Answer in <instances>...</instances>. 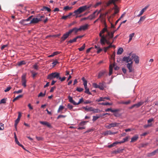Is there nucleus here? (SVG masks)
Returning a JSON list of instances; mask_svg holds the SVG:
<instances>
[{
	"mask_svg": "<svg viewBox=\"0 0 158 158\" xmlns=\"http://www.w3.org/2000/svg\"><path fill=\"white\" fill-rule=\"evenodd\" d=\"M134 60L136 64H138L139 62V57L134 53H130L128 56L124 57L122 59V61L126 63H128L130 61H132Z\"/></svg>",
	"mask_w": 158,
	"mask_h": 158,
	"instance_id": "f257e3e1",
	"label": "nucleus"
},
{
	"mask_svg": "<svg viewBox=\"0 0 158 158\" xmlns=\"http://www.w3.org/2000/svg\"><path fill=\"white\" fill-rule=\"evenodd\" d=\"M90 7L91 5H85L82 6H81L77 9L75 10L74 12V13L76 15H78L84 12L87 9L89 8Z\"/></svg>",
	"mask_w": 158,
	"mask_h": 158,
	"instance_id": "f03ea898",
	"label": "nucleus"
},
{
	"mask_svg": "<svg viewBox=\"0 0 158 158\" xmlns=\"http://www.w3.org/2000/svg\"><path fill=\"white\" fill-rule=\"evenodd\" d=\"M60 75L59 73L56 72L52 73L48 76V78L50 80H52L54 78L58 79Z\"/></svg>",
	"mask_w": 158,
	"mask_h": 158,
	"instance_id": "7ed1b4c3",
	"label": "nucleus"
},
{
	"mask_svg": "<svg viewBox=\"0 0 158 158\" xmlns=\"http://www.w3.org/2000/svg\"><path fill=\"white\" fill-rule=\"evenodd\" d=\"M44 15H42L40 17V18H33L31 21L30 24H36L38 23L39 22L42 20V18H44Z\"/></svg>",
	"mask_w": 158,
	"mask_h": 158,
	"instance_id": "20e7f679",
	"label": "nucleus"
},
{
	"mask_svg": "<svg viewBox=\"0 0 158 158\" xmlns=\"http://www.w3.org/2000/svg\"><path fill=\"white\" fill-rule=\"evenodd\" d=\"M101 10L98 11L97 10L94 12L93 14L89 15L88 17V19L90 20H92L94 19L96 16H98V15L100 13Z\"/></svg>",
	"mask_w": 158,
	"mask_h": 158,
	"instance_id": "39448f33",
	"label": "nucleus"
},
{
	"mask_svg": "<svg viewBox=\"0 0 158 158\" xmlns=\"http://www.w3.org/2000/svg\"><path fill=\"white\" fill-rule=\"evenodd\" d=\"M130 63H128L127 64V67L130 73L133 72L134 70V69L132 67V64H133V61H130Z\"/></svg>",
	"mask_w": 158,
	"mask_h": 158,
	"instance_id": "423d86ee",
	"label": "nucleus"
},
{
	"mask_svg": "<svg viewBox=\"0 0 158 158\" xmlns=\"http://www.w3.org/2000/svg\"><path fill=\"white\" fill-rule=\"evenodd\" d=\"M70 34H71L70 33H69V31L64 34L63 35V36L61 38V42H62L64 41L66 39H67L68 37Z\"/></svg>",
	"mask_w": 158,
	"mask_h": 158,
	"instance_id": "0eeeda50",
	"label": "nucleus"
},
{
	"mask_svg": "<svg viewBox=\"0 0 158 158\" xmlns=\"http://www.w3.org/2000/svg\"><path fill=\"white\" fill-rule=\"evenodd\" d=\"M119 124L116 123H111L109 125H106L105 126V127L108 129H110L112 127H117Z\"/></svg>",
	"mask_w": 158,
	"mask_h": 158,
	"instance_id": "6e6552de",
	"label": "nucleus"
},
{
	"mask_svg": "<svg viewBox=\"0 0 158 158\" xmlns=\"http://www.w3.org/2000/svg\"><path fill=\"white\" fill-rule=\"evenodd\" d=\"M26 75H23L22 77V81L21 82L22 83V85L24 87L26 86Z\"/></svg>",
	"mask_w": 158,
	"mask_h": 158,
	"instance_id": "1a4fd4ad",
	"label": "nucleus"
},
{
	"mask_svg": "<svg viewBox=\"0 0 158 158\" xmlns=\"http://www.w3.org/2000/svg\"><path fill=\"white\" fill-rule=\"evenodd\" d=\"M86 122L85 121H82L79 124V127L77 128L78 130H82L85 128V127L84 126Z\"/></svg>",
	"mask_w": 158,
	"mask_h": 158,
	"instance_id": "9d476101",
	"label": "nucleus"
},
{
	"mask_svg": "<svg viewBox=\"0 0 158 158\" xmlns=\"http://www.w3.org/2000/svg\"><path fill=\"white\" fill-rule=\"evenodd\" d=\"M101 37L100 39V43L102 45H104L105 44V41L106 40V36H105L104 35H101V36H100Z\"/></svg>",
	"mask_w": 158,
	"mask_h": 158,
	"instance_id": "9b49d317",
	"label": "nucleus"
},
{
	"mask_svg": "<svg viewBox=\"0 0 158 158\" xmlns=\"http://www.w3.org/2000/svg\"><path fill=\"white\" fill-rule=\"evenodd\" d=\"M107 26L105 24V27L100 32L99 34V36H101V35H102V34L106 32H107H107L109 31L107 30Z\"/></svg>",
	"mask_w": 158,
	"mask_h": 158,
	"instance_id": "f8f14e48",
	"label": "nucleus"
},
{
	"mask_svg": "<svg viewBox=\"0 0 158 158\" xmlns=\"http://www.w3.org/2000/svg\"><path fill=\"white\" fill-rule=\"evenodd\" d=\"M39 122L40 124L44 125L46 126L49 128L52 127L51 125L47 122L40 121Z\"/></svg>",
	"mask_w": 158,
	"mask_h": 158,
	"instance_id": "ddd939ff",
	"label": "nucleus"
},
{
	"mask_svg": "<svg viewBox=\"0 0 158 158\" xmlns=\"http://www.w3.org/2000/svg\"><path fill=\"white\" fill-rule=\"evenodd\" d=\"M113 43V41H112V42L109 45V46L107 47H105L104 48V51L105 52H106L107 51V50L110 48L111 47H113L114 48H115V46L114 45H112V44Z\"/></svg>",
	"mask_w": 158,
	"mask_h": 158,
	"instance_id": "4468645a",
	"label": "nucleus"
},
{
	"mask_svg": "<svg viewBox=\"0 0 158 158\" xmlns=\"http://www.w3.org/2000/svg\"><path fill=\"white\" fill-rule=\"evenodd\" d=\"M117 132H112L110 130L107 131L103 133V134L105 135H111L117 134Z\"/></svg>",
	"mask_w": 158,
	"mask_h": 158,
	"instance_id": "2eb2a0df",
	"label": "nucleus"
},
{
	"mask_svg": "<svg viewBox=\"0 0 158 158\" xmlns=\"http://www.w3.org/2000/svg\"><path fill=\"white\" fill-rule=\"evenodd\" d=\"M106 112H108L110 111L111 112H116L120 111V110L118 109H115L114 110H112L111 108H108L105 110Z\"/></svg>",
	"mask_w": 158,
	"mask_h": 158,
	"instance_id": "dca6fc26",
	"label": "nucleus"
},
{
	"mask_svg": "<svg viewBox=\"0 0 158 158\" xmlns=\"http://www.w3.org/2000/svg\"><path fill=\"white\" fill-rule=\"evenodd\" d=\"M79 31H80V30H79V28H77L76 27H74L73 29H71L69 31V33L71 34L74 31L75 33H77Z\"/></svg>",
	"mask_w": 158,
	"mask_h": 158,
	"instance_id": "f3484780",
	"label": "nucleus"
},
{
	"mask_svg": "<svg viewBox=\"0 0 158 158\" xmlns=\"http://www.w3.org/2000/svg\"><path fill=\"white\" fill-rule=\"evenodd\" d=\"M41 11H47L48 12H50L51 11V9L48 7L43 6L41 9Z\"/></svg>",
	"mask_w": 158,
	"mask_h": 158,
	"instance_id": "a211bd4d",
	"label": "nucleus"
},
{
	"mask_svg": "<svg viewBox=\"0 0 158 158\" xmlns=\"http://www.w3.org/2000/svg\"><path fill=\"white\" fill-rule=\"evenodd\" d=\"M88 26V25L87 24H85L84 25H83L82 26H81L79 28V30H80V31H81V30H85L86 29H87Z\"/></svg>",
	"mask_w": 158,
	"mask_h": 158,
	"instance_id": "6ab92c4d",
	"label": "nucleus"
},
{
	"mask_svg": "<svg viewBox=\"0 0 158 158\" xmlns=\"http://www.w3.org/2000/svg\"><path fill=\"white\" fill-rule=\"evenodd\" d=\"M113 9L114 10L115 14H117L119 12V10L118 8L116 5H115L114 7L113 8Z\"/></svg>",
	"mask_w": 158,
	"mask_h": 158,
	"instance_id": "aec40b11",
	"label": "nucleus"
},
{
	"mask_svg": "<svg viewBox=\"0 0 158 158\" xmlns=\"http://www.w3.org/2000/svg\"><path fill=\"white\" fill-rule=\"evenodd\" d=\"M138 138L139 137L138 135H135L131 138V142H133L136 141Z\"/></svg>",
	"mask_w": 158,
	"mask_h": 158,
	"instance_id": "412c9836",
	"label": "nucleus"
},
{
	"mask_svg": "<svg viewBox=\"0 0 158 158\" xmlns=\"http://www.w3.org/2000/svg\"><path fill=\"white\" fill-rule=\"evenodd\" d=\"M114 64H113V66H112L111 65H110L109 66V75L110 76L112 73L113 72V68L114 66Z\"/></svg>",
	"mask_w": 158,
	"mask_h": 158,
	"instance_id": "4be33fe9",
	"label": "nucleus"
},
{
	"mask_svg": "<svg viewBox=\"0 0 158 158\" xmlns=\"http://www.w3.org/2000/svg\"><path fill=\"white\" fill-rule=\"evenodd\" d=\"M147 8L148 7L146 6L143 9L140 11L139 14L138 15V17H139L141 15L143 14L144 12L146 10Z\"/></svg>",
	"mask_w": 158,
	"mask_h": 158,
	"instance_id": "5701e85b",
	"label": "nucleus"
},
{
	"mask_svg": "<svg viewBox=\"0 0 158 158\" xmlns=\"http://www.w3.org/2000/svg\"><path fill=\"white\" fill-rule=\"evenodd\" d=\"M68 98L70 102L73 103V105L76 104L75 102L73 100V98L72 97L69 96H68Z\"/></svg>",
	"mask_w": 158,
	"mask_h": 158,
	"instance_id": "b1692460",
	"label": "nucleus"
},
{
	"mask_svg": "<svg viewBox=\"0 0 158 158\" xmlns=\"http://www.w3.org/2000/svg\"><path fill=\"white\" fill-rule=\"evenodd\" d=\"M144 103V102L143 101H141L138 102L137 103L135 104V106L136 108H138L142 105Z\"/></svg>",
	"mask_w": 158,
	"mask_h": 158,
	"instance_id": "393cba45",
	"label": "nucleus"
},
{
	"mask_svg": "<svg viewBox=\"0 0 158 158\" xmlns=\"http://www.w3.org/2000/svg\"><path fill=\"white\" fill-rule=\"evenodd\" d=\"M105 73V71H102L100 72L99 73L98 75V78H100L102 76L104 75Z\"/></svg>",
	"mask_w": 158,
	"mask_h": 158,
	"instance_id": "a878e982",
	"label": "nucleus"
},
{
	"mask_svg": "<svg viewBox=\"0 0 158 158\" xmlns=\"http://www.w3.org/2000/svg\"><path fill=\"white\" fill-rule=\"evenodd\" d=\"M98 88L101 90H103L104 89V84L102 83H100L98 85Z\"/></svg>",
	"mask_w": 158,
	"mask_h": 158,
	"instance_id": "bb28decb",
	"label": "nucleus"
},
{
	"mask_svg": "<svg viewBox=\"0 0 158 158\" xmlns=\"http://www.w3.org/2000/svg\"><path fill=\"white\" fill-rule=\"evenodd\" d=\"M123 51V49L122 48H120L118 49L117 52V54L118 55H121Z\"/></svg>",
	"mask_w": 158,
	"mask_h": 158,
	"instance_id": "cd10ccee",
	"label": "nucleus"
},
{
	"mask_svg": "<svg viewBox=\"0 0 158 158\" xmlns=\"http://www.w3.org/2000/svg\"><path fill=\"white\" fill-rule=\"evenodd\" d=\"M113 36L114 35H113V34H111V33H110V32L109 31L107 32V35H106V37H109V39L112 38L113 37Z\"/></svg>",
	"mask_w": 158,
	"mask_h": 158,
	"instance_id": "c85d7f7f",
	"label": "nucleus"
},
{
	"mask_svg": "<svg viewBox=\"0 0 158 158\" xmlns=\"http://www.w3.org/2000/svg\"><path fill=\"white\" fill-rule=\"evenodd\" d=\"M72 8V7H70V6H65L63 10H65V11H68L69 10H70Z\"/></svg>",
	"mask_w": 158,
	"mask_h": 158,
	"instance_id": "c756f323",
	"label": "nucleus"
},
{
	"mask_svg": "<svg viewBox=\"0 0 158 158\" xmlns=\"http://www.w3.org/2000/svg\"><path fill=\"white\" fill-rule=\"evenodd\" d=\"M60 53V52H53L51 55H50L48 56L49 57H52L54 56L55 55H57L58 54H59Z\"/></svg>",
	"mask_w": 158,
	"mask_h": 158,
	"instance_id": "7c9ffc66",
	"label": "nucleus"
},
{
	"mask_svg": "<svg viewBox=\"0 0 158 158\" xmlns=\"http://www.w3.org/2000/svg\"><path fill=\"white\" fill-rule=\"evenodd\" d=\"M83 108H84L86 111H91L92 109V107H90L87 108V106H86L85 107H83Z\"/></svg>",
	"mask_w": 158,
	"mask_h": 158,
	"instance_id": "2f4dec72",
	"label": "nucleus"
},
{
	"mask_svg": "<svg viewBox=\"0 0 158 158\" xmlns=\"http://www.w3.org/2000/svg\"><path fill=\"white\" fill-rule=\"evenodd\" d=\"M64 107L62 105H60L59 106V109L57 110V112L59 113L60 111L62 110L63 109H64Z\"/></svg>",
	"mask_w": 158,
	"mask_h": 158,
	"instance_id": "473e14b6",
	"label": "nucleus"
},
{
	"mask_svg": "<svg viewBox=\"0 0 158 158\" xmlns=\"http://www.w3.org/2000/svg\"><path fill=\"white\" fill-rule=\"evenodd\" d=\"M91 111H92L94 113H98L99 112V110L98 109H94L92 107Z\"/></svg>",
	"mask_w": 158,
	"mask_h": 158,
	"instance_id": "72a5a7b5",
	"label": "nucleus"
},
{
	"mask_svg": "<svg viewBox=\"0 0 158 158\" xmlns=\"http://www.w3.org/2000/svg\"><path fill=\"white\" fill-rule=\"evenodd\" d=\"M23 95H21L17 96L13 100V102H14L15 101L17 100L19 98H21L23 97Z\"/></svg>",
	"mask_w": 158,
	"mask_h": 158,
	"instance_id": "f704fd0d",
	"label": "nucleus"
},
{
	"mask_svg": "<svg viewBox=\"0 0 158 158\" xmlns=\"http://www.w3.org/2000/svg\"><path fill=\"white\" fill-rule=\"evenodd\" d=\"M135 35V33H132L129 35V42H130L132 39V38Z\"/></svg>",
	"mask_w": 158,
	"mask_h": 158,
	"instance_id": "c9c22d12",
	"label": "nucleus"
},
{
	"mask_svg": "<svg viewBox=\"0 0 158 158\" xmlns=\"http://www.w3.org/2000/svg\"><path fill=\"white\" fill-rule=\"evenodd\" d=\"M26 64L25 61L23 60L18 62V65L19 66H21L22 65L25 64Z\"/></svg>",
	"mask_w": 158,
	"mask_h": 158,
	"instance_id": "e433bc0d",
	"label": "nucleus"
},
{
	"mask_svg": "<svg viewBox=\"0 0 158 158\" xmlns=\"http://www.w3.org/2000/svg\"><path fill=\"white\" fill-rule=\"evenodd\" d=\"M82 80L83 81V85L84 86H86L87 85V81L85 79V78L84 77H83L82 78Z\"/></svg>",
	"mask_w": 158,
	"mask_h": 158,
	"instance_id": "4c0bfd02",
	"label": "nucleus"
},
{
	"mask_svg": "<svg viewBox=\"0 0 158 158\" xmlns=\"http://www.w3.org/2000/svg\"><path fill=\"white\" fill-rule=\"evenodd\" d=\"M46 94V91L45 92L44 94L42 92H40L38 95V97H44L45 96Z\"/></svg>",
	"mask_w": 158,
	"mask_h": 158,
	"instance_id": "58836bf2",
	"label": "nucleus"
},
{
	"mask_svg": "<svg viewBox=\"0 0 158 158\" xmlns=\"http://www.w3.org/2000/svg\"><path fill=\"white\" fill-rule=\"evenodd\" d=\"M77 39H76V37L74 38L73 39H72V40H70L68 42V43H73V42H76V40H77Z\"/></svg>",
	"mask_w": 158,
	"mask_h": 158,
	"instance_id": "ea45409f",
	"label": "nucleus"
},
{
	"mask_svg": "<svg viewBox=\"0 0 158 158\" xmlns=\"http://www.w3.org/2000/svg\"><path fill=\"white\" fill-rule=\"evenodd\" d=\"M145 19V16H142L140 17V19L138 22L139 24H140V22L143 21Z\"/></svg>",
	"mask_w": 158,
	"mask_h": 158,
	"instance_id": "a19ab883",
	"label": "nucleus"
},
{
	"mask_svg": "<svg viewBox=\"0 0 158 158\" xmlns=\"http://www.w3.org/2000/svg\"><path fill=\"white\" fill-rule=\"evenodd\" d=\"M128 139V137H126L125 138H123V140L120 141V143H123L124 142L127 141Z\"/></svg>",
	"mask_w": 158,
	"mask_h": 158,
	"instance_id": "79ce46f5",
	"label": "nucleus"
},
{
	"mask_svg": "<svg viewBox=\"0 0 158 158\" xmlns=\"http://www.w3.org/2000/svg\"><path fill=\"white\" fill-rule=\"evenodd\" d=\"M85 44H84L83 45L81 48H78L79 50L80 51H82L85 48Z\"/></svg>",
	"mask_w": 158,
	"mask_h": 158,
	"instance_id": "37998d69",
	"label": "nucleus"
},
{
	"mask_svg": "<svg viewBox=\"0 0 158 158\" xmlns=\"http://www.w3.org/2000/svg\"><path fill=\"white\" fill-rule=\"evenodd\" d=\"M100 104L102 105H111L112 104V103H110L108 102H102Z\"/></svg>",
	"mask_w": 158,
	"mask_h": 158,
	"instance_id": "c03bdc74",
	"label": "nucleus"
},
{
	"mask_svg": "<svg viewBox=\"0 0 158 158\" xmlns=\"http://www.w3.org/2000/svg\"><path fill=\"white\" fill-rule=\"evenodd\" d=\"M114 113L113 114L116 117H118L121 115V114L119 113H118V112Z\"/></svg>",
	"mask_w": 158,
	"mask_h": 158,
	"instance_id": "a18cd8bd",
	"label": "nucleus"
},
{
	"mask_svg": "<svg viewBox=\"0 0 158 158\" xmlns=\"http://www.w3.org/2000/svg\"><path fill=\"white\" fill-rule=\"evenodd\" d=\"M124 14H123V15H121V17H120L119 18L116 22H115V25H116V24L118 23V22L121 19L123 18L124 16Z\"/></svg>",
	"mask_w": 158,
	"mask_h": 158,
	"instance_id": "49530a36",
	"label": "nucleus"
},
{
	"mask_svg": "<svg viewBox=\"0 0 158 158\" xmlns=\"http://www.w3.org/2000/svg\"><path fill=\"white\" fill-rule=\"evenodd\" d=\"M158 152V149L155 150L152 152L150 154L151 156H153L156 153Z\"/></svg>",
	"mask_w": 158,
	"mask_h": 158,
	"instance_id": "de8ad7c7",
	"label": "nucleus"
},
{
	"mask_svg": "<svg viewBox=\"0 0 158 158\" xmlns=\"http://www.w3.org/2000/svg\"><path fill=\"white\" fill-rule=\"evenodd\" d=\"M6 98H3L0 101V104L2 103H6Z\"/></svg>",
	"mask_w": 158,
	"mask_h": 158,
	"instance_id": "09e8293b",
	"label": "nucleus"
},
{
	"mask_svg": "<svg viewBox=\"0 0 158 158\" xmlns=\"http://www.w3.org/2000/svg\"><path fill=\"white\" fill-rule=\"evenodd\" d=\"M100 118L99 116H93V121H95L96 120H97L98 118Z\"/></svg>",
	"mask_w": 158,
	"mask_h": 158,
	"instance_id": "8fccbe9b",
	"label": "nucleus"
},
{
	"mask_svg": "<svg viewBox=\"0 0 158 158\" xmlns=\"http://www.w3.org/2000/svg\"><path fill=\"white\" fill-rule=\"evenodd\" d=\"M104 97H100L96 101L98 102H100L101 101H104Z\"/></svg>",
	"mask_w": 158,
	"mask_h": 158,
	"instance_id": "3c124183",
	"label": "nucleus"
},
{
	"mask_svg": "<svg viewBox=\"0 0 158 158\" xmlns=\"http://www.w3.org/2000/svg\"><path fill=\"white\" fill-rule=\"evenodd\" d=\"M76 90L78 92H81L83 90V89L82 88L77 87Z\"/></svg>",
	"mask_w": 158,
	"mask_h": 158,
	"instance_id": "603ef678",
	"label": "nucleus"
},
{
	"mask_svg": "<svg viewBox=\"0 0 158 158\" xmlns=\"http://www.w3.org/2000/svg\"><path fill=\"white\" fill-rule=\"evenodd\" d=\"M66 79V77H63L62 78H61L60 76H59V77L58 78V79H59V80H60V81H64L65 79Z\"/></svg>",
	"mask_w": 158,
	"mask_h": 158,
	"instance_id": "864d4df0",
	"label": "nucleus"
},
{
	"mask_svg": "<svg viewBox=\"0 0 158 158\" xmlns=\"http://www.w3.org/2000/svg\"><path fill=\"white\" fill-rule=\"evenodd\" d=\"M66 115H59L58 117H57V119H59V118H64L66 117Z\"/></svg>",
	"mask_w": 158,
	"mask_h": 158,
	"instance_id": "5fc2aeb1",
	"label": "nucleus"
},
{
	"mask_svg": "<svg viewBox=\"0 0 158 158\" xmlns=\"http://www.w3.org/2000/svg\"><path fill=\"white\" fill-rule=\"evenodd\" d=\"M22 91H23V90L22 89H20L17 91H14L13 93L14 94H15V93L19 94V93H22Z\"/></svg>",
	"mask_w": 158,
	"mask_h": 158,
	"instance_id": "6e6d98bb",
	"label": "nucleus"
},
{
	"mask_svg": "<svg viewBox=\"0 0 158 158\" xmlns=\"http://www.w3.org/2000/svg\"><path fill=\"white\" fill-rule=\"evenodd\" d=\"M67 107L70 110H71L73 108V106L72 105L70 104H69L67 105Z\"/></svg>",
	"mask_w": 158,
	"mask_h": 158,
	"instance_id": "4d7b16f0",
	"label": "nucleus"
},
{
	"mask_svg": "<svg viewBox=\"0 0 158 158\" xmlns=\"http://www.w3.org/2000/svg\"><path fill=\"white\" fill-rule=\"evenodd\" d=\"M85 93H87V94H88L90 95L91 94V93L89 91V89H86L85 91Z\"/></svg>",
	"mask_w": 158,
	"mask_h": 158,
	"instance_id": "13d9d810",
	"label": "nucleus"
},
{
	"mask_svg": "<svg viewBox=\"0 0 158 158\" xmlns=\"http://www.w3.org/2000/svg\"><path fill=\"white\" fill-rule=\"evenodd\" d=\"M68 18H69L68 15L66 16H63L61 17V19L64 20H66Z\"/></svg>",
	"mask_w": 158,
	"mask_h": 158,
	"instance_id": "bf43d9fd",
	"label": "nucleus"
},
{
	"mask_svg": "<svg viewBox=\"0 0 158 158\" xmlns=\"http://www.w3.org/2000/svg\"><path fill=\"white\" fill-rule=\"evenodd\" d=\"M11 89V87L10 86H9L7 87L6 89L4 90V91L5 92H7L10 90Z\"/></svg>",
	"mask_w": 158,
	"mask_h": 158,
	"instance_id": "052dcab7",
	"label": "nucleus"
},
{
	"mask_svg": "<svg viewBox=\"0 0 158 158\" xmlns=\"http://www.w3.org/2000/svg\"><path fill=\"white\" fill-rule=\"evenodd\" d=\"M92 102L91 101L86 100L84 102V104H87L91 103Z\"/></svg>",
	"mask_w": 158,
	"mask_h": 158,
	"instance_id": "680f3d73",
	"label": "nucleus"
},
{
	"mask_svg": "<svg viewBox=\"0 0 158 158\" xmlns=\"http://www.w3.org/2000/svg\"><path fill=\"white\" fill-rule=\"evenodd\" d=\"M33 67L36 70H38V66L36 64H35L33 65Z\"/></svg>",
	"mask_w": 158,
	"mask_h": 158,
	"instance_id": "e2e57ef3",
	"label": "nucleus"
},
{
	"mask_svg": "<svg viewBox=\"0 0 158 158\" xmlns=\"http://www.w3.org/2000/svg\"><path fill=\"white\" fill-rule=\"evenodd\" d=\"M93 86L95 88H98V85L96 83H94L93 84Z\"/></svg>",
	"mask_w": 158,
	"mask_h": 158,
	"instance_id": "0e129e2a",
	"label": "nucleus"
},
{
	"mask_svg": "<svg viewBox=\"0 0 158 158\" xmlns=\"http://www.w3.org/2000/svg\"><path fill=\"white\" fill-rule=\"evenodd\" d=\"M152 126L151 124H148V125H146L144 126V127L145 128H147Z\"/></svg>",
	"mask_w": 158,
	"mask_h": 158,
	"instance_id": "69168bd1",
	"label": "nucleus"
},
{
	"mask_svg": "<svg viewBox=\"0 0 158 158\" xmlns=\"http://www.w3.org/2000/svg\"><path fill=\"white\" fill-rule=\"evenodd\" d=\"M58 63V62L57 60H55L52 63V64H53V66H55L56 65L57 63Z\"/></svg>",
	"mask_w": 158,
	"mask_h": 158,
	"instance_id": "338daca9",
	"label": "nucleus"
},
{
	"mask_svg": "<svg viewBox=\"0 0 158 158\" xmlns=\"http://www.w3.org/2000/svg\"><path fill=\"white\" fill-rule=\"evenodd\" d=\"M101 4V2H98L97 3L94 5V7H96L97 6H98L99 5H100Z\"/></svg>",
	"mask_w": 158,
	"mask_h": 158,
	"instance_id": "774afa93",
	"label": "nucleus"
}]
</instances>
